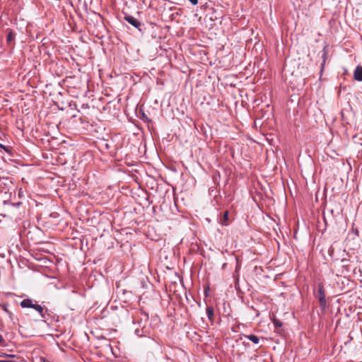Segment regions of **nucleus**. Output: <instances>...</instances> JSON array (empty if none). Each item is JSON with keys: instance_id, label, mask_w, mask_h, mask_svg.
<instances>
[{"instance_id": "f257e3e1", "label": "nucleus", "mask_w": 362, "mask_h": 362, "mask_svg": "<svg viewBox=\"0 0 362 362\" xmlns=\"http://www.w3.org/2000/svg\"><path fill=\"white\" fill-rule=\"evenodd\" d=\"M21 306L26 308H33L40 314L42 317H45L43 307L40 305L33 303V300L32 299L27 298L23 300L21 302Z\"/></svg>"}, {"instance_id": "f03ea898", "label": "nucleus", "mask_w": 362, "mask_h": 362, "mask_svg": "<svg viewBox=\"0 0 362 362\" xmlns=\"http://www.w3.org/2000/svg\"><path fill=\"white\" fill-rule=\"evenodd\" d=\"M320 305L321 308H325L327 305L326 295L323 285L320 284L317 287V294Z\"/></svg>"}, {"instance_id": "7ed1b4c3", "label": "nucleus", "mask_w": 362, "mask_h": 362, "mask_svg": "<svg viewBox=\"0 0 362 362\" xmlns=\"http://www.w3.org/2000/svg\"><path fill=\"white\" fill-rule=\"evenodd\" d=\"M124 19L129 24H131L132 25H133L134 27H135L136 28H139V27L141 25V23L134 16L128 15L124 17Z\"/></svg>"}, {"instance_id": "20e7f679", "label": "nucleus", "mask_w": 362, "mask_h": 362, "mask_svg": "<svg viewBox=\"0 0 362 362\" xmlns=\"http://www.w3.org/2000/svg\"><path fill=\"white\" fill-rule=\"evenodd\" d=\"M206 313L211 324L213 325L214 322V309L211 305H207L206 308Z\"/></svg>"}, {"instance_id": "39448f33", "label": "nucleus", "mask_w": 362, "mask_h": 362, "mask_svg": "<svg viewBox=\"0 0 362 362\" xmlns=\"http://www.w3.org/2000/svg\"><path fill=\"white\" fill-rule=\"evenodd\" d=\"M354 78L362 81V66H357L354 71Z\"/></svg>"}, {"instance_id": "423d86ee", "label": "nucleus", "mask_w": 362, "mask_h": 362, "mask_svg": "<svg viewBox=\"0 0 362 362\" xmlns=\"http://www.w3.org/2000/svg\"><path fill=\"white\" fill-rule=\"evenodd\" d=\"M243 337L249 339L250 341H251L252 342H253L255 344H257L259 342V338L255 334H250V335L243 334L242 337H240V339H242Z\"/></svg>"}, {"instance_id": "0eeeda50", "label": "nucleus", "mask_w": 362, "mask_h": 362, "mask_svg": "<svg viewBox=\"0 0 362 362\" xmlns=\"http://www.w3.org/2000/svg\"><path fill=\"white\" fill-rule=\"evenodd\" d=\"M272 322L276 327L279 328L282 326V322L276 318L272 320Z\"/></svg>"}, {"instance_id": "6e6552de", "label": "nucleus", "mask_w": 362, "mask_h": 362, "mask_svg": "<svg viewBox=\"0 0 362 362\" xmlns=\"http://www.w3.org/2000/svg\"><path fill=\"white\" fill-rule=\"evenodd\" d=\"M141 320H144L145 322H147L148 320V315L145 312H141Z\"/></svg>"}, {"instance_id": "1a4fd4ad", "label": "nucleus", "mask_w": 362, "mask_h": 362, "mask_svg": "<svg viewBox=\"0 0 362 362\" xmlns=\"http://www.w3.org/2000/svg\"><path fill=\"white\" fill-rule=\"evenodd\" d=\"M134 333L136 335H137L138 337H142L144 335V332H143V329H139V328H136L135 330H134Z\"/></svg>"}, {"instance_id": "9d476101", "label": "nucleus", "mask_w": 362, "mask_h": 362, "mask_svg": "<svg viewBox=\"0 0 362 362\" xmlns=\"http://www.w3.org/2000/svg\"><path fill=\"white\" fill-rule=\"evenodd\" d=\"M223 221H222V223L223 224L224 222H226L228 220V211H226L224 212L223 216Z\"/></svg>"}, {"instance_id": "9b49d317", "label": "nucleus", "mask_w": 362, "mask_h": 362, "mask_svg": "<svg viewBox=\"0 0 362 362\" xmlns=\"http://www.w3.org/2000/svg\"><path fill=\"white\" fill-rule=\"evenodd\" d=\"M325 59H326V52L323 54V62L322 63V69L324 67L325 63Z\"/></svg>"}, {"instance_id": "f8f14e48", "label": "nucleus", "mask_w": 362, "mask_h": 362, "mask_svg": "<svg viewBox=\"0 0 362 362\" xmlns=\"http://www.w3.org/2000/svg\"><path fill=\"white\" fill-rule=\"evenodd\" d=\"M0 148H3L6 152H8V148L1 144H0Z\"/></svg>"}, {"instance_id": "ddd939ff", "label": "nucleus", "mask_w": 362, "mask_h": 362, "mask_svg": "<svg viewBox=\"0 0 362 362\" xmlns=\"http://www.w3.org/2000/svg\"><path fill=\"white\" fill-rule=\"evenodd\" d=\"M189 2L192 4V5H197L198 4V0H189Z\"/></svg>"}, {"instance_id": "4468645a", "label": "nucleus", "mask_w": 362, "mask_h": 362, "mask_svg": "<svg viewBox=\"0 0 362 362\" xmlns=\"http://www.w3.org/2000/svg\"><path fill=\"white\" fill-rule=\"evenodd\" d=\"M12 39H13L12 33H10L8 34V37H7V40H8V41H11V40H12Z\"/></svg>"}, {"instance_id": "2eb2a0df", "label": "nucleus", "mask_w": 362, "mask_h": 362, "mask_svg": "<svg viewBox=\"0 0 362 362\" xmlns=\"http://www.w3.org/2000/svg\"><path fill=\"white\" fill-rule=\"evenodd\" d=\"M358 153L360 154V156L362 158V150H359ZM358 156L359 157V155Z\"/></svg>"}, {"instance_id": "dca6fc26", "label": "nucleus", "mask_w": 362, "mask_h": 362, "mask_svg": "<svg viewBox=\"0 0 362 362\" xmlns=\"http://www.w3.org/2000/svg\"><path fill=\"white\" fill-rule=\"evenodd\" d=\"M3 362H17L16 361H3Z\"/></svg>"}, {"instance_id": "f3484780", "label": "nucleus", "mask_w": 362, "mask_h": 362, "mask_svg": "<svg viewBox=\"0 0 362 362\" xmlns=\"http://www.w3.org/2000/svg\"><path fill=\"white\" fill-rule=\"evenodd\" d=\"M362 140V138H361ZM359 145L362 146V141L359 143Z\"/></svg>"}, {"instance_id": "a211bd4d", "label": "nucleus", "mask_w": 362, "mask_h": 362, "mask_svg": "<svg viewBox=\"0 0 362 362\" xmlns=\"http://www.w3.org/2000/svg\"><path fill=\"white\" fill-rule=\"evenodd\" d=\"M0 362H3V361H1V360H0Z\"/></svg>"}]
</instances>
